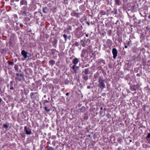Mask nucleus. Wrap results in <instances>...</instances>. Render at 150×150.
I'll list each match as a JSON object with an SVG mask.
<instances>
[{
	"label": "nucleus",
	"instance_id": "obj_1",
	"mask_svg": "<svg viewBox=\"0 0 150 150\" xmlns=\"http://www.w3.org/2000/svg\"><path fill=\"white\" fill-rule=\"evenodd\" d=\"M98 86L102 89L105 88V84L104 83V80L102 76H100L98 80Z\"/></svg>",
	"mask_w": 150,
	"mask_h": 150
},
{
	"label": "nucleus",
	"instance_id": "obj_2",
	"mask_svg": "<svg viewBox=\"0 0 150 150\" xmlns=\"http://www.w3.org/2000/svg\"><path fill=\"white\" fill-rule=\"evenodd\" d=\"M24 78V75L23 74L16 73L15 80L17 81H21Z\"/></svg>",
	"mask_w": 150,
	"mask_h": 150
},
{
	"label": "nucleus",
	"instance_id": "obj_3",
	"mask_svg": "<svg viewBox=\"0 0 150 150\" xmlns=\"http://www.w3.org/2000/svg\"><path fill=\"white\" fill-rule=\"evenodd\" d=\"M24 131L25 134L27 135H30L32 133L31 129L26 126H25L24 127Z\"/></svg>",
	"mask_w": 150,
	"mask_h": 150
},
{
	"label": "nucleus",
	"instance_id": "obj_4",
	"mask_svg": "<svg viewBox=\"0 0 150 150\" xmlns=\"http://www.w3.org/2000/svg\"><path fill=\"white\" fill-rule=\"evenodd\" d=\"M98 65L103 66L105 64V61L101 59H98L96 61Z\"/></svg>",
	"mask_w": 150,
	"mask_h": 150
},
{
	"label": "nucleus",
	"instance_id": "obj_5",
	"mask_svg": "<svg viewBox=\"0 0 150 150\" xmlns=\"http://www.w3.org/2000/svg\"><path fill=\"white\" fill-rule=\"evenodd\" d=\"M88 119V117L86 113L84 114L82 116V117H81L80 119L81 121L87 120Z\"/></svg>",
	"mask_w": 150,
	"mask_h": 150
},
{
	"label": "nucleus",
	"instance_id": "obj_6",
	"mask_svg": "<svg viewBox=\"0 0 150 150\" xmlns=\"http://www.w3.org/2000/svg\"><path fill=\"white\" fill-rule=\"evenodd\" d=\"M73 71V73L76 74L77 73V71L79 69V67L76 65H73L72 67Z\"/></svg>",
	"mask_w": 150,
	"mask_h": 150
},
{
	"label": "nucleus",
	"instance_id": "obj_7",
	"mask_svg": "<svg viewBox=\"0 0 150 150\" xmlns=\"http://www.w3.org/2000/svg\"><path fill=\"white\" fill-rule=\"evenodd\" d=\"M78 10H77L76 11H73L71 13V15L72 16H78L79 13H78L76 11H78Z\"/></svg>",
	"mask_w": 150,
	"mask_h": 150
},
{
	"label": "nucleus",
	"instance_id": "obj_8",
	"mask_svg": "<svg viewBox=\"0 0 150 150\" xmlns=\"http://www.w3.org/2000/svg\"><path fill=\"white\" fill-rule=\"evenodd\" d=\"M99 53V52L97 51H95L94 52L91 51V54L90 55V58L93 57L96 58L95 56L97 54H98Z\"/></svg>",
	"mask_w": 150,
	"mask_h": 150
},
{
	"label": "nucleus",
	"instance_id": "obj_9",
	"mask_svg": "<svg viewBox=\"0 0 150 150\" xmlns=\"http://www.w3.org/2000/svg\"><path fill=\"white\" fill-rule=\"evenodd\" d=\"M79 62V59L76 57L74 58L72 61V63L74 65H76L78 64Z\"/></svg>",
	"mask_w": 150,
	"mask_h": 150
},
{
	"label": "nucleus",
	"instance_id": "obj_10",
	"mask_svg": "<svg viewBox=\"0 0 150 150\" xmlns=\"http://www.w3.org/2000/svg\"><path fill=\"white\" fill-rule=\"evenodd\" d=\"M27 1L26 0H22L20 2V5L21 6L22 5H27Z\"/></svg>",
	"mask_w": 150,
	"mask_h": 150
},
{
	"label": "nucleus",
	"instance_id": "obj_11",
	"mask_svg": "<svg viewBox=\"0 0 150 150\" xmlns=\"http://www.w3.org/2000/svg\"><path fill=\"white\" fill-rule=\"evenodd\" d=\"M21 54L25 58H26L27 57V52L25 50H23L21 51Z\"/></svg>",
	"mask_w": 150,
	"mask_h": 150
},
{
	"label": "nucleus",
	"instance_id": "obj_12",
	"mask_svg": "<svg viewBox=\"0 0 150 150\" xmlns=\"http://www.w3.org/2000/svg\"><path fill=\"white\" fill-rule=\"evenodd\" d=\"M117 52L115 48H113V58L115 59L117 55Z\"/></svg>",
	"mask_w": 150,
	"mask_h": 150
},
{
	"label": "nucleus",
	"instance_id": "obj_13",
	"mask_svg": "<svg viewBox=\"0 0 150 150\" xmlns=\"http://www.w3.org/2000/svg\"><path fill=\"white\" fill-rule=\"evenodd\" d=\"M86 50L85 49H83L81 51V57H84L86 52Z\"/></svg>",
	"mask_w": 150,
	"mask_h": 150
},
{
	"label": "nucleus",
	"instance_id": "obj_14",
	"mask_svg": "<svg viewBox=\"0 0 150 150\" xmlns=\"http://www.w3.org/2000/svg\"><path fill=\"white\" fill-rule=\"evenodd\" d=\"M82 76V78L85 81H87L88 79V77L87 75L83 74Z\"/></svg>",
	"mask_w": 150,
	"mask_h": 150
},
{
	"label": "nucleus",
	"instance_id": "obj_15",
	"mask_svg": "<svg viewBox=\"0 0 150 150\" xmlns=\"http://www.w3.org/2000/svg\"><path fill=\"white\" fill-rule=\"evenodd\" d=\"M48 11L49 9L47 7H43L42 8V11L44 13H47L48 12Z\"/></svg>",
	"mask_w": 150,
	"mask_h": 150
},
{
	"label": "nucleus",
	"instance_id": "obj_16",
	"mask_svg": "<svg viewBox=\"0 0 150 150\" xmlns=\"http://www.w3.org/2000/svg\"><path fill=\"white\" fill-rule=\"evenodd\" d=\"M21 12L22 13V15L25 16L28 15V12L27 11H21Z\"/></svg>",
	"mask_w": 150,
	"mask_h": 150
},
{
	"label": "nucleus",
	"instance_id": "obj_17",
	"mask_svg": "<svg viewBox=\"0 0 150 150\" xmlns=\"http://www.w3.org/2000/svg\"><path fill=\"white\" fill-rule=\"evenodd\" d=\"M89 70L88 68L85 69L84 70V71H83L82 73L84 72L85 74L88 75L89 74Z\"/></svg>",
	"mask_w": 150,
	"mask_h": 150
},
{
	"label": "nucleus",
	"instance_id": "obj_18",
	"mask_svg": "<svg viewBox=\"0 0 150 150\" xmlns=\"http://www.w3.org/2000/svg\"><path fill=\"white\" fill-rule=\"evenodd\" d=\"M57 41L56 39H54L53 42V45L55 48L57 47Z\"/></svg>",
	"mask_w": 150,
	"mask_h": 150
},
{
	"label": "nucleus",
	"instance_id": "obj_19",
	"mask_svg": "<svg viewBox=\"0 0 150 150\" xmlns=\"http://www.w3.org/2000/svg\"><path fill=\"white\" fill-rule=\"evenodd\" d=\"M92 47L91 45H89L87 48V50L89 52H91L92 51Z\"/></svg>",
	"mask_w": 150,
	"mask_h": 150
},
{
	"label": "nucleus",
	"instance_id": "obj_20",
	"mask_svg": "<svg viewBox=\"0 0 150 150\" xmlns=\"http://www.w3.org/2000/svg\"><path fill=\"white\" fill-rule=\"evenodd\" d=\"M49 63L52 66L55 64V61L53 59H52L49 61Z\"/></svg>",
	"mask_w": 150,
	"mask_h": 150
},
{
	"label": "nucleus",
	"instance_id": "obj_21",
	"mask_svg": "<svg viewBox=\"0 0 150 150\" xmlns=\"http://www.w3.org/2000/svg\"><path fill=\"white\" fill-rule=\"evenodd\" d=\"M100 110H101V111H100V115H101L104 116L105 114V112L103 111H103L102 110H103V108L101 107L100 108Z\"/></svg>",
	"mask_w": 150,
	"mask_h": 150
},
{
	"label": "nucleus",
	"instance_id": "obj_22",
	"mask_svg": "<svg viewBox=\"0 0 150 150\" xmlns=\"http://www.w3.org/2000/svg\"><path fill=\"white\" fill-rule=\"evenodd\" d=\"M37 94V93H36V92H35V93L32 92V93H31L30 94V96L31 98H32V99L35 98V97L34 96V95L35 94Z\"/></svg>",
	"mask_w": 150,
	"mask_h": 150
},
{
	"label": "nucleus",
	"instance_id": "obj_23",
	"mask_svg": "<svg viewBox=\"0 0 150 150\" xmlns=\"http://www.w3.org/2000/svg\"><path fill=\"white\" fill-rule=\"evenodd\" d=\"M52 54L53 55H54L56 52H58V51H57L55 49H51Z\"/></svg>",
	"mask_w": 150,
	"mask_h": 150
},
{
	"label": "nucleus",
	"instance_id": "obj_24",
	"mask_svg": "<svg viewBox=\"0 0 150 150\" xmlns=\"http://www.w3.org/2000/svg\"><path fill=\"white\" fill-rule=\"evenodd\" d=\"M79 109L81 111L82 113L83 112L86 110L84 106H82L81 108Z\"/></svg>",
	"mask_w": 150,
	"mask_h": 150
},
{
	"label": "nucleus",
	"instance_id": "obj_25",
	"mask_svg": "<svg viewBox=\"0 0 150 150\" xmlns=\"http://www.w3.org/2000/svg\"><path fill=\"white\" fill-rule=\"evenodd\" d=\"M85 40H82L81 41V44L82 46L84 47L85 44Z\"/></svg>",
	"mask_w": 150,
	"mask_h": 150
},
{
	"label": "nucleus",
	"instance_id": "obj_26",
	"mask_svg": "<svg viewBox=\"0 0 150 150\" xmlns=\"http://www.w3.org/2000/svg\"><path fill=\"white\" fill-rule=\"evenodd\" d=\"M99 74L98 73H96L94 75V78L96 79L98 78L99 77Z\"/></svg>",
	"mask_w": 150,
	"mask_h": 150
},
{
	"label": "nucleus",
	"instance_id": "obj_27",
	"mask_svg": "<svg viewBox=\"0 0 150 150\" xmlns=\"http://www.w3.org/2000/svg\"><path fill=\"white\" fill-rule=\"evenodd\" d=\"M9 65H11V66H13L14 65V62H13L11 61L10 60H8L7 61Z\"/></svg>",
	"mask_w": 150,
	"mask_h": 150
},
{
	"label": "nucleus",
	"instance_id": "obj_28",
	"mask_svg": "<svg viewBox=\"0 0 150 150\" xmlns=\"http://www.w3.org/2000/svg\"><path fill=\"white\" fill-rule=\"evenodd\" d=\"M100 13L102 15H105L106 14L105 11L103 10H101L100 12Z\"/></svg>",
	"mask_w": 150,
	"mask_h": 150
},
{
	"label": "nucleus",
	"instance_id": "obj_29",
	"mask_svg": "<svg viewBox=\"0 0 150 150\" xmlns=\"http://www.w3.org/2000/svg\"><path fill=\"white\" fill-rule=\"evenodd\" d=\"M112 30H110L108 31V35L109 36H110L112 35Z\"/></svg>",
	"mask_w": 150,
	"mask_h": 150
},
{
	"label": "nucleus",
	"instance_id": "obj_30",
	"mask_svg": "<svg viewBox=\"0 0 150 150\" xmlns=\"http://www.w3.org/2000/svg\"><path fill=\"white\" fill-rule=\"evenodd\" d=\"M63 37H64V39H65V40H67L68 38V37H67V35H66V34H64V35H63Z\"/></svg>",
	"mask_w": 150,
	"mask_h": 150
},
{
	"label": "nucleus",
	"instance_id": "obj_31",
	"mask_svg": "<svg viewBox=\"0 0 150 150\" xmlns=\"http://www.w3.org/2000/svg\"><path fill=\"white\" fill-rule=\"evenodd\" d=\"M57 143V142L56 141L54 140L52 142V144L54 146H55L56 144Z\"/></svg>",
	"mask_w": 150,
	"mask_h": 150
},
{
	"label": "nucleus",
	"instance_id": "obj_32",
	"mask_svg": "<svg viewBox=\"0 0 150 150\" xmlns=\"http://www.w3.org/2000/svg\"><path fill=\"white\" fill-rule=\"evenodd\" d=\"M45 110L47 112H48L50 111V109H48L47 108V107L46 106H45L44 108Z\"/></svg>",
	"mask_w": 150,
	"mask_h": 150
},
{
	"label": "nucleus",
	"instance_id": "obj_33",
	"mask_svg": "<svg viewBox=\"0 0 150 150\" xmlns=\"http://www.w3.org/2000/svg\"><path fill=\"white\" fill-rule=\"evenodd\" d=\"M22 9L23 10V11H27V8L26 6H23V7Z\"/></svg>",
	"mask_w": 150,
	"mask_h": 150
},
{
	"label": "nucleus",
	"instance_id": "obj_34",
	"mask_svg": "<svg viewBox=\"0 0 150 150\" xmlns=\"http://www.w3.org/2000/svg\"><path fill=\"white\" fill-rule=\"evenodd\" d=\"M14 68L16 70H18V66L16 64L15 65Z\"/></svg>",
	"mask_w": 150,
	"mask_h": 150
},
{
	"label": "nucleus",
	"instance_id": "obj_35",
	"mask_svg": "<svg viewBox=\"0 0 150 150\" xmlns=\"http://www.w3.org/2000/svg\"><path fill=\"white\" fill-rule=\"evenodd\" d=\"M3 127L6 129H7L8 128V126L7 124H4Z\"/></svg>",
	"mask_w": 150,
	"mask_h": 150
},
{
	"label": "nucleus",
	"instance_id": "obj_36",
	"mask_svg": "<svg viewBox=\"0 0 150 150\" xmlns=\"http://www.w3.org/2000/svg\"><path fill=\"white\" fill-rule=\"evenodd\" d=\"M115 2L117 5H119L120 4V1L119 0H115Z\"/></svg>",
	"mask_w": 150,
	"mask_h": 150
},
{
	"label": "nucleus",
	"instance_id": "obj_37",
	"mask_svg": "<svg viewBox=\"0 0 150 150\" xmlns=\"http://www.w3.org/2000/svg\"><path fill=\"white\" fill-rule=\"evenodd\" d=\"M74 45L75 46H76V47H78L79 46V44L78 42H75Z\"/></svg>",
	"mask_w": 150,
	"mask_h": 150
},
{
	"label": "nucleus",
	"instance_id": "obj_38",
	"mask_svg": "<svg viewBox=\"0 0 150 150\" xmlns=\"http://www.w3.org/2000/svg\"><path fill=\"white\" fill-rule=\"evenodd\" d=\"M54 149L51 147H49L47 149V150H54Z\"/></svg>",
	"mask_w": 150,
	"mask_h": 150
},
{
	"label": "nucleus",
	"instance_id": "obj_39",
	"mask_svg": "<svg viewBox=\"0 0 150 150\" xmlns=\"http://www.w3.org/2000/svg\"><path fill=\"white\" fill-rule=\"evenodd\" d=\"M49 103V101L47 100H44V103Z\"/></svg>",
	"mask_w": 150,
	"mask_h": 150
},
{
	"label": "nucleus",
	"instance_id": "obj_40",
	"mask_svg": "<svg viewBox=\"0 0 150 150\" xmlns=\"http://www.w3.org/2000/svg\"><path fill=\"white\" fill-rule=\"evenodd\" d=\"M5 52V50L4 49H1V54H3V53H4Z\"/></svg>",
	"mask_w": 150,
	"mask_h": 150
},
{
	"label": "nucleus",
	"instance_id": "obj_41",
	"mask_svg": "<svg viewBox=\"0 0 150 150\" xmlns=\"http://www.w3.org/2000/svg\"><path fill=\"white\" fill-rule=\"evenodd\" d=\"M9 89L11 90H13L14 89V88L13 86H10Z\"/></svg>",
	"mask_w": 150,
	"mask_h": 150
},
{
	"label": "nucleus",
	"instance_id": "obj_42",
	"mask_svg": "<svg viewBox=\"0 0 150 150\" xmlns=\"http://www.w3.org/2000/svg\"><path fill=\"white\" fill-rule=\"evenodd\" d=\"M13 81H11L10 82V86H13Z\"/></svg>",
	"mask_w": 150,
	"mask_h": 150
},
{
	"label": "nucleus",
	"instance_id": "obj_43",
	"mask_svg": "<svg viewBox=\"0 0 150 150\" xmlns=\"http://www.w3.org/2000/svg\"><path fill=\"white\" fill-rule=\"evenodd\" d=\"M147 138H150V133H149L148 134L147 136Z\"/></svg>",
	"mask_w": 150,
	"mask_h": 150
},
{
	"label": "nucleus",
	"instance_id": "obj_44",
	"mask_svg": "<svg viewBox=\"0 0 150 150\" xmlns=\"http://www.w3.org/2000/svg\"><path fill=\"white\" fill-rule=\"evenodd\" d=\"M2 81H4V80H3L2 79H0V83H1V82Z\"/></svg>",
	"mask_w": 150,
	"mask_h": 150
},
{
	"label": "nucleus",
	"instance_id": "obj_45",
	"mask_svg": "<svg viewBox=\"0 0 150 150\" xmlns=\"http://www.w3.org/2000/svg\"><path fill=\"white\" fill-rule=\"evenodd\" d=\"M80 8L82 9V8H84V6L83 5H82L80 6Z\"/></svg>",
	"mask_w": 150,
	"mask_h": 150
},
{
	"label": "nucleus",
	"instance_id": "obj_46",
	"mask_svg": "<svg viewBox=\"0 0 150 150\" xmlns=\"http://www.w3.org/2000/svg\"><path fill=\"white\" fill-rule=\"evenodd\" d=\"M86 37H87L88 36V33H86Z\"/></svg>",
	"mask_w": 150,
	"mask_h": 150
},
{
	"label": "nucleus",
	"instance_id": "obj_47",
	"mask_svg": "<svg viewBox=\"0 0 150 150\" xmlns=\"http://www.w3.org/2000/svg\"><path fill=\"white\" fill-rule=\"evenodd\" d=\"M86 23H87V24L88 25H89L90 24L89 22H87Z\"/></svg>",
	"mask_w": 150,
	"mask_h": 150
},
{
	"label": "nucleus",
	"instance_id": "obj_48",
	"mask_svg": "<svg viewBox=\"0 0 150 150\" xmlns=\"http://www.w3.org/2000/svg\"><path fill=\"white\" fill-rule=\"evenodd\" d=\"M87 88L88 89H90L91 88V86H88Z\"/></svg>",
	"mask_w": 150,
	"mask_h": 150
},
{
	"label": "nucleus",
	"instance_id": "obj_49",
	"mask_svg": "<svg viewBox=\"0 0 150 150\" xmlns=\"http://www.w3.org/2000/svg\"><path fill=\"white\" fill-rule=\"evenodd\" d=\"M2 101V99L0 97V103H1Z\"/></svg>",
	"mask_w": 150,
	"mask_h": 150
},
{
	"label": "nucleus",
	"instance_id": "obj_50",
	"mask_svg": "<svg viewBox=\"0 0 150 150\" xmlns=\"http://www.w3.org/2000/svg\"><path fill=\"white\" fill-rule=\"evenodd\" d=\"M69 93H67L66 94V95L67 96H68L69 95Z\"/></svg>",
	"mask_w": 150,
	"mask_h": 150
},
{
	"label": "nucleus",
	"instance_id": "obj_51",
	"mask_svg": "<svg viewBox=\"0 0 150 150\" xmlns=\"http://www.w3.org/2000/svg\"><path fill=\"white\" fill-rule=\"evenodd\" d=\"M9 85L8 84L7 85V88H9Z\"/></svg>",
	"mask_w": 150,
	"mask_h": 150
},
{
	"label": "nucleus",
	"instance_id": "obj_52",
	"mask_svg": "<svg viewBox=\"0 0 150 150\" xmlns=\"http://www.w3.org/2000/svg\"><path fill=\"white\" fill-rule=\"evenodd\" d=\"M0 91L1 93H3V92H2V91L1 90V88H0Z\"/></svg>",
	"mask_w": 150,
	"mask_h": 150
},
{
	"label": "nucleus",
	"instance_id": "obj_53",
	"mask_svg": "<svg viewBox=\"0 0 150 150\" xmlns=\"http://www.w3.org/2000/svg\"><path fill=\"white\" fill-rule=\"evenodd\" d=\"M127 44L128 45H129V41H128L127 42Z\"/></svg>",
	"mask_w": 150,
	"mask_h": 150
},
{
	"label": "nucleus",
	"instance_id": "obj_54",
	"mask_svg": "<svg viewBox=\"0 0 150 150\" xmlns=\"http://www.w3.org/2000/svg\"><path fill=\"white\" fill-rule=\"evenodd\" d=\"M125 47L126 48H127V46L126 45H125Z\"/></svg>",
	"mask_w": 150,
	"mask_h": 150
},
{
	"label": "nucleus",
	"instance_id": "obj_55",
	"mask_svg": "<svg viewBox=\"0 0 150 150\" xmlns=\"http://www.w3.org/2000/svg\"><path fill=\"white\" fill-rule=\"evenodd\" d=\"M148 18L150 19V15L149 16Z\"/></svg>",
	"mask_w": 150,
	"mask_h": 150
},
{
	"label": "nucleus",
	"instance_id": "obj_56",
	"mask_svg": "<svg viewBox=\"0 0 150 150\" xmlns=\"http://www.w3.org/2000/svg\"><path fill=\"white\" fill-rule=\"evenodd\" d=\"M64 88H63L62 89V91H64Z\"/></svg>",
	"mask_w": 150,
	"mask_h": 150
},
{
	"label": "nucleus",
	"instance_id": "obj_57",
	"mask_svg": "<svg viewBox=\"0 0 150 150\" xmlns=\"http://www.w3.org/2000/svg\"><path fill=\"white\" fill-rule=\"evenodd\" d=\"M6 1H8L9 0H5Z\"/></svg>",
	"mask_w": 150,
	"mask_h": 150
},
{
	"label": "nucleus",
	"instance_id": "obj_58",
	"mask_svg": "<svg viewBox=\"0 0 150 150\" xmlns=\"http://www.w3.org/2000/svg\"><path fill=\"white\" fill-rule=\"evenodd\" d=\"M16 1H19V0H16Z\"/></svg>",
	"mask_w": 150,
	"mask_h": 150
},
{
	"label": "nucleus",
	"instance_id": "obj_59",
	"mask_svg": "<svg viewBox=\"0 0 150 150\" xmlns=\"http://www.w3.org/2000/svg\"><path fill=\"white\" fill-rule=\"evenodd\" d=\"M130 142H132V140H130Z\"/></svg>",
	"mask_w": 150,
	"mask_h": 150
}]
</instances>
